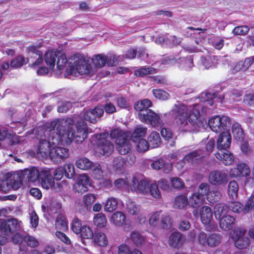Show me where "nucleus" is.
Wrapping results in <instances>:
<instances>
[{"mask_svg":"<svg viewBox=\"0 0 254 254\" xmlns=\"http://www.w3.org/2000/svg\"><path fill=\"white\" fill-rule=\"evenodd\" d=\"M170 182L172 186L176 189H182L184 186L183 181L178 177L171 178Z\"/></svg>","mask_w":254,"mask_h":254,"instance_id":"64","label":"nucleus"},{"mask_svg":"<svg viewBox=\"0 0 254 254\" xmlns=\"http://www.w3.org/2000/svg\"><path fill=\"white\" fill-rule=\"evenodd\" d=\"M152 105L151 101L148 99H145L142 100L138 101L134 105V109L138 111V116L139 119L141 118V113L143 111H149L150 109H148Z\"/></svg>","mask_w":254,"mask_h":254,"instance_id":"31","label":"nucleus"},{"mask_svg":"<svg viewBox=\"0 0 254 254\" xmlns=\"http://www.w3.org/2000/svg\"><path fill=\"white\" fill-rule=\"evenodd\" d=\"M126 209L128 214L133 216L138 215L141 211L140 206L129 200L127 203Z\"/></svg>","mask_w":254,"mask_h":254,"instance_id":"34","label":"nucleus"},{"mask_svg":"<svg viewBox=\"0 0 254 254\" xmlns=\"http://www.w3.org/2000/svg\"><path fill=\"white\" fill-rule=\"evenodd\" d=\"M156 72V70L152 67H141L134 70V74L136 76H142L147 74H154Z\"/></svg>","mask_w":254,"mask_h":254,"instance_id":"44","label":"nucleus"},{"mask_svg":"<svg viewBox=\"0 0 254 254\" xmlns=\"http://www.w3.org/2000/svg\"><path fill=\"white\" fill-rule=\"evenodd\" d=\"M150 185L148 179L140 176H134L130 182V190L138 194H143L145 196Z\"/></svg>","mask_w":254,"mask_h":254,"instance_id":"9","label":"nucleus"},{"mask_svg":"<svg viewBox=\"0 0 254 254\" xmlns=\"http://www.w3.org/2000/svg\"><path fill=\"white\" fill-rule=\"evenodd\" d=\"M221 197V193L218 190L210 191L207 195V200L210 203L218 201Z\"/></svg>","mask_w":254,"mask_h":254,"instance_id":"58","label":"nucleus"},{"mask_svg":"<svg viewBox=\"0 0 254 254\" xmlns=\"http://www.w3.org/2000/svg\"><path fill=\"white\" fill-rule=\"evenodd\" d=\"M161 118L162 116L160 114L150 110L147 111H143L142 114L141 113V118L139 120L142 122L150 124L153 127H158L163 124Z\"/></svg>","mask_w":254,"mask_h":254,"instance_id":"12","label":"nucleus"},{"mask_svg":"<svg viewBox=\"0 0 254 254\" xmlns=\"http://www.w3.org/2000/svg\"><path fill=\"white\" fill-rule=\"evenodd\" d=\"M56 228L60 230L65 231L67 229V224L65 217L61 214L59 215L55 223Z\"/></svg>","mask_w":254,"mask_h":254,"instance_id":"45","label":"nucleus"},{"mask_svg":"<svg viewBox=\"0 0 254 254\" xmlns=\"http://www.w3.org/2000/svg\"><path fill=\"white\" fill-rule=\"evenodd\" d=\"M91 170L94 178L100 180L103 177V172L101 169L100 165L98 163H94Z\"/></svg>","mask_w":254,"mask_h":254,"instance_id":"52","label":"nucleus"},{"mask_svg":"<svg viewBox=\"0 0 254 254\" xmlns=\"http://www.w3.org/2000/svg\"><path fill=\"white\" fill-rule=\"evenodd\" d=\"M104 110L102 107L97 106L93 109L85 111L83 114L85 120L94 124L103 115Z\"/></svg>","mask_w":254,"mask_h":254,"instance_id":"18","label":"nucleus"},{"mask_svg":"<svg viewBox=\"0 0 254 254\" xmlns=\"http://www.w3.org/2000/svg\"><path fill=\"white\" fill-rule=\"evenodd\" d=\"M40 181L43 188L46 190L51 189L58 191L63 188V182L55 183L54 179L49 169L41 170Z\"/></svg>","mask_w":254,"mask_h":254,"instance_id":"10","label":"nucleus"},{"mask_svg":"<svg viewBox=\"0 0 254 254\" xmlns=\"http://www.w3.org/2000/svg\"><path fill=\"white\" fill-rule=\"evenodd\" d=\"M231 136L228 131H223L218 136L217 140V147L218 150L227 149L230 146Z\"/></svg>","mask_w":254,"mask_h":254,"instance_id":"25","label":"nucleus"},{"mask_svg":"<svg viewBox=\"0 0 254 254\" xmlns=\"http://www.w3.org/2000/svg\"><path fill=\"white\" fill-rule=\"evenodd\" d=\"M221 242V236L218 233H211L207 235L203 232H200L196 235L195 243L200 251H204L207 246L214 248L218 246Z\"/></svg>","mask_w":254,"mask_h":254,"instance_id":"6","label":"nucleus"},{"mask_svg":"<svg viewBox=\"0 0 254 254\" xmlns=\"http://www.w3.org/2000/svg\"><path fill=\"white\" fill-rule=\"evenodd\" d=\"M94 163L86 157L78 158L75 162L76 166L82 170H91Z\"/></svg>","mask_w":254,"mask_h":254,"instance_id":"32","label":"nucleus"},{"mask_svg":"<svg viewBox=\"0 0 254 254\" xmlns=\"http://www.w3.org/2000/svg\"><path fill=\"white\" fill-rule=\"evenodd\" d=\"M64 174L66 178L68 179L72 178L74 174V165L70 163L65 164L63 167Z\"/></svg>","mask_w":254,"mask_h":254,"instance_id":"55","label":"nucleus"},{"mask_svg":"<svg viewBox=\"0 0 254 254\" xmlns=\"http://www.w3.org/2000/svg\"><path fill=\"white\" fill-rule=\"evenodd\" d=\"M150 165L152 168L154 170H159L162 169L164 173L166 174L169 173L172 168V164L167 162L163 158H159L153 161Z\"/></svg>","mask_w":254,"mask_h":254,"instance_id":"24","label":"nucleus"},{"mask_svg":"<svg viewBox=\"0 0 254 254\" xmlns=\"http://www.w3.org/2000/svg\"><path fill=\"white\" fill-rule=\"evenodd\" d=\"M229 207L224 204H218L214 207V215L217 219H220L222 216L227 215Z\"/></svg>","mask_w":254,"mask_h":254,"instance_id":"37","label":"nucleus"},{"mask_svg":"<svg viewBox=\"0 0 254 254\" xmlns=\"http://www.w3.org/2000/svg\"><path fill=\"white\" fill-rule=\"evenodd\" d=\"M199 215L202 223L204 225L210 224L213 218L211 209L207 206H202L199 210Z\"/></svg>","mask_w":254,"mask_h":254,"instance_id":"26","label":"nucleus"},{"mask_svg":"<svg viewBox=\"0 0 254 254\" xmlns=\"http://www.w3.org/2000/svg\"><path fill=\"white\" fill-rule=\"evenodd\" d=\"M40 47L41 45L29 46L28 48L29 53L30 54L34 55V56L31 57L29 60L25 59L22 56H17L11 61L10 67L15 68H19L26 64L29 61L32 63L31 64L32 67H36L40 65L43 62V53L39 50Z\"/></svg>","mask_w":254,"mask_h":254,"instance_id":"5","label":"nucleus"},{"mask_svg":"<svg viewBox=\"0 0 254 254\" xmlns=\"http://www.w3.org/2000/svg\"><path fill=\"white\" fill-rule=\"evenodd\" d=\"M145 197L155 200H159L161 198V193L156 182L150 184Z\"/></svg>","mask_w":254,"mask_h":254,"instance_id":"27","label":"nucleus"},{"mask_svg":"<svg viewBox=\"0 0 254 254\" xmlns=\"http://www.w3.org/2000/svg\"><path fill=\"white\" fill-rule=\"evenodd\" d=\"M218 98L215 94L202 93L199 100L201 103H196L192 106L184 104H175L169 113L174 119V123L182 132H193L205 129L209 126L214 132H219L227 130L230 125V119L226 116L216 115L210 118L207 123L204 120L199 119V109L206 112V108L212 106Z\"/></svg>","mask_w":254,"mask_h":254,"instance_id":"1","label":"nucleus"},{"mask_svg":"<svg viewBox=\"0 0 254 254\" xmlns=\"http://www.w3.org/2000/svg\"><path fill=\"white\" fill-rule=\"evenodd\" d=\"M91 61L95 68H102L106 64L109 66L114 65V62L112 61L111 58L103 54L93 56Z\"/></svg>","mask_w":254,"mask_h":254,"instance_id":"20","label":"nucleus"},{"mask_svg":"<svg viewBox=\"0 0 254 254\" xmlns=\"http://www.w3.org/2000/svg\"><path fill=\"white\" fill-rule=\"evenodd\" d=\"M232 133L234 137L237 140H241L244 138V135L241 125L237 123H234L232 127Z\"/></svg>","mask_w":254,"mask_h":254,"instance_id":"46","label":"nucleus"},{"mask_svg":"<svg viewBox=\"0 0 254 254\" xmlns=\"http://www.w3.org/2000/svg\"><path fill=\"white\" fill-rule=\"evenodd\" d=\"M186 239L182 233L179 232L172 233L169 238V245L175 248H181L186 242Z\"/></svg>","mask_w":254,"mask_h":254,"instance_id":"23","label":"nucleus"},{"mask_svg":"<svg viewBox=\"0 0 254 254\" xmlns=\"http://www.w3.org/2000/svg\"><path fill=\"white\" fill-rule=\"evenodd\" d=\"M117 149L120 154L128 153L131 149L130 141L126 137L121 136L116 139Z\"/></svg>","mask_w":254,"mask_h":254,"instance_id":"19","label":"nucleus"},{"mask_svg":"<svg viewBox=\"0 0 254 254\" xmlns=\"http://www.w3.org/2000/svg\"><path fill=\"white\" fill-rule=\"evenodd\" d=\"M126 215L121 211H117L114 213L111 218V222L117 226H122L124 224V228H127V224L126 223Z\"/></svg>","mask_w":254,"mask_h":254,"instance_id":"29","label":"nucleus"},{"mask_svg":"<svg viewBox=\"0 0 254 254\" xmlns=\"http://www.w3.org/2000/svg\"><path fill=\"white\" fill-rule=\"evenodd\" d=\"M118 201L113 197H111L107 199L104 203V209L105 211L111 212L115 210L117 207Z\"/></svg>","mask_w":254,"mask_h":254,"instance_id":"38","label":"nucleus"},{"mask_svg":"<svg viewBox=\"0 0 254 254\" xmlns=\"http://www.w3.org/2000/svg\"><path fill=\"white\" fill-rule=\"evenodd\" d=\"M241 95H242V93H241V91H239L236 90V91H233L231 93V98H229V93H226V94H225L224 95L223 99H221L220 98H219V99L220 102H222L223 100H228V101H231V100H238L237 98L241 96Z\"/></svg>","mask_w":254,"mask_h":254,"instance_id":"62","label":"nucleus"},{"mask_svg":"<svg viewBox=\"0 0 254 254\" xmlns=\"http://www.w3.org/2000/svg\"><path fill=\"white\" fill-rule=\"evenodd\" d=\"M250 30L248 26H237L234 28L232 31L233 33L237 35H244L246 34Z\"/></svg>","mask_w":254,"mask_h":254,"instance_id":"61","label":"nucleus"},{"mask_svg":"<svg viewBox=\"0 0 254 254\" xmlns=\"http://www.w3.org/2000/svg\"><path fill=\"white\" fill-rule=\"evenodd\" d=\"M215 156L217 159L226 166L231 165L234 160L233 154L227 149L218 150L215 154Z\"/></svg>","mask_w":254,"mask_h":254,"instance_id":"21","label":"nucleus"},{"mask_svg":"<svg viewBox=\"0 0 254 254\" xmlns=\"http://www.w3.org/2000/svg\"><path fill=\"white\" fill-rule=\"evenodd\" d=\"M162 212L161 211H156L153 212L149 219V224L150 227H156L160 223Z\"/></svg>","mask_w":254,"mask_h":254,"instance_id":"43","label":"nucleus"},{"mask_svg":"<svg viewBox=\"0 0 254 254\" xmlns=\"http://www.w3.org/2000/svg\"><path fill=\"white\" fill-rule=\"evenodd\" d=\"M134 142L136 143V149L139 152H144L149 148V145L148 142L143 138L136 140Z\"/></svg>","mask_w":254,"mask_h":254,"instance_id":"51","label":"nucleus"},{"mask_svg":"<svg viewBox=\"0 0 254 254\" xmlns=\"http://www.w3.org/2000/svg\"><path fill=\"white\" fill-rule=\"evenodd\" d=\"M250 172V168L247 164L239 163L235 167L230 169L229 173L231 177L240 178L249 176Z\"/></svg>","mask_w":254,"mask_h":254,"instance_id":"14","label":"nucleus"},{"mask_svg":"<svg viewBox=\"0 0 254 254\" xmlns=\"http://www.w3.org/2000/svg\"><path fill=\"white\" fill-rule=\"evenodd\" d=\"M41 170L37 168L33 167L30 169H26L21 173V178L23 180L31 182H35L38 180L40 181Z\"/></svg>","mask_w":254,"mask_h":254,"instance_id":"22","label":"nucleus"},{"mask_svg":"<svg viewBox=\"0 0 254 254\" xmlns=\"http://www.w3.org/2000/svg\"><path fill=\"white\" fill-rule=\"evenodd\" d=\"M81 221L77 218H74L72 222L71 229L73 232L75 234H79L82 229Z\"/></svg>","mask_w":254,"mask_h":254,"instance_id":"59","label":"nucleus"},{"mask_svg":"<svg viewBox=\"0 0 254 254\" xmlns=\"http://www.w3.org/2000/svg\"><path fill=\"white\" fill-rule=\"evenodd\" d=\"M196 192L199 194V195L202 196L205 200V199L207 198V195H208L210 192L209 185L206 183L201 184Z\"/></svg>","mask_w":254,"mask_h":254,"instance_id":"50","label":"nucleus"},{"mask_svg":"<svg viewBox=\"0 0 254 254\" xmlns=\"http://www.w3.org/2000/svg\"><path fill=\"white\" fill-rule=\"evenodd\" d=\"M229 208L235 213L244 212V206L238 201L232 202L229 206Z\"/></svg>","mask_w":254,"mask_h":254,"instance_id":"57","label":"nucleus"},{"mask_svg":"<svg viewBox=\"0 0 254 254\" xmlns=\"http://www.w3.org/2000/svg\"><path fill=\"white\" fill-rule=\"evenodd\" d=\"M253 209H254V195H252L246 201L244 206V213H246Z\"/></svg>","mask_w":254,"mask_h":254,"instance_id":"63","label":"nucleus"},{"mask_svg":"<svg viewBox=\"0 0 254 254\" xmlns=\"http://www.w3.org/2000/svg\"><path fill=\"white\" fill-rule=\"evenodd\" d=\"M179 63V67L186 70H190L193 66V60L190 56L187 58L181 59Z\"/></svg>","mask_w":254,"mask_h":254,"instance_id":"41","label":"nucleus"},{"mask_svg":"<svg viewBox=\"0 0 254 254\" xmlns=\"http://www.w3.org/2000/svg\"><path fill=\"white\" fill-rule=\"evenodd\" d=\"M219 220L220 227L224 231L230 230L235 222V218L230 215L223 216Z\"/></svg>","mask_w":254,"mask_h":254,"instance_id":"30","label":"nucleus"},{"mask_svg":"<svg viewBox=\"0 0 254 254\" xmlns=\"http://www.w3.org/2000/svg\"><path fill=\"white\" fill-rule=\"evenodd\" d=\"M65 122L64 120L54 121L44 125V135L47 139H41L37 150L39 157L43 158H50L51 152L54 145L69 144L72 141L76 143L83 142L87 137L88 129L87 124L81 120L77 121L75 125L76 131L73 127H64Z\"/></svg>","mask_w":254,"mask_h":254,"instance_id":"2","label":"nucleus"},{"mask_svg":"<svg viewBox=\"0 0 254 254\" xmlns=\"http://www.w3.org/2000/svg\"><path fill=\"white\" fill-rule=\"evenodd\" d=\"M239 186L237 183L235 181H231L228 185V194L229 198L232 199H235L238 196V191Z\"/></svg>","mask_w":254,"mask_h":254,"instance_id":"39","label":"nucleus"},{"mask_svg":"<svg viewBox=\"0 0 254 254\" xmlns=\"http://www.w3.org/2000/svg\"><path fill=\"white\" fill-rule=\"evenodd\" d=\"M188 199V205L193 208H197L202 205L205 201L204 198L196 192H193Z\"/></svg>","mask_w":254,"mask_h":254,"instance_id":"28","label":"nucleus"},{"mask_svg":"<svg viewBox=\"0 0 254 254\" xmlns=\"http://www.w3.org/2000/svg\"><path fill=\"white\" fill-rule=\"evenodd\" d=\"M91 185V181L86 174L80 175L74 185V189L75 191L83 193L88 190V187Z\"/></svg>","mask_w":254,"mask_h":254,"instance_id":"17","label":"nucleus"},{"mask_svg":"<svg viewBox=\"0 0 254 254\" xmlns=\"http://www.w3.org/2000/svg\"><path fill=\"white\" fill-rule=\"evenodd\" d=\"M152 148H156L161 144V138L159 133L156 131H152L148 137L147 141Z\"/></svg>","mask_w":254,"mask_h":254,"instance_id":"33","label":"nucleus"},{"mask_svg":"<svg viewBox=\"0 0 254 254\" xmlns=\"http://www.w3.org/2000/svg\"><path fill=\"white\" fill-rule=\"evenodd\" d=\"M65 67L64 76L68 78L82 74H90L94 71L89 58L80 54L71 56L67 60Z\"/></svg>","mask_w":254,"mask_h":254,"instance_id":"3","label":"nucleus"},{"mask_svg":"<svg viewBox=\"0 0 254 254\" xmlns=\"http://www.w3.org/2000/svg\"><path fill=\"white\" fill-rule=\"evenodd\" d=\"M44 61L49 69L52 71H54L57 62V67L56 70H55V74L57 75L62 73L67 63L64 53L58 50H49L45 53Z\"/></svg>","mask_w":254,"mask_h":254,"instance_id":"4","label":"nucleus"},{"mask_svg":"<svg viewBox=\"0 0 254 254\" xmlns=\"http://www.w3.org/2000/svg\"><path fill=\"white\" fill-rule=\"evenodd\" d=\"M215 145V140L210 139L207 143L205 147V151L202 150H195L185 156V158L192 163H197L201 160V159L210 154L212 152Z\"/></svg>","mask_w":254,"mask_h":254,"instance_id":"8","label":"nucleus"},{"mask_svg":"<svg viewBox=\"0 0 254 254\" xmlns=\"http://www.w3.org/2000/svg\"><path fill=\"white\" fill-rule=\"evenodd\" d=\"M57 146L54 145L53 147V151L51 152L50 158L54 162L58 163L68 157L69 150L66 148Z\"/></svg>","mask_w":254,"mask_h":254,"instance_id":"16","label":"nucleus"},{"mask_svg":"<svg viewBox=\"0 0 254 254\" xmlns=\"http://www.w3.org/2000/svg\"><path fill=\"white\" fill-rule=\"evenodd\" d=\"M80 236L84 239H91L93 237V233L90 227L87 225H83L80 232Z\"/></svg>","mask_w":254,"mask_h":254,"instance_id":"54","label":"nucleus"},{"mask_svg":"<svg viewBox=\"0 0 254 254\" xmlns=\"http://www.w3.org/2000/svg\"><path fill=\"white\" fill-rule=\"evenodd\" d=\"M93 222L95 225L101 228L104 227L107 223L105 215L102 213H99L94 216Z\"/></svg>","mask_w":254,"mask_h":254,"instance_id":"49","label":"nucleus"},{"mask_svg":"<svg viewBox=\"0 0 254 254\" xmlns=\"http://www.w3.org/2000/svg\"><path fill=\"white\" fill-rule=\"evenodd\" d=\"M21 227V222L14 218L0 219V231L3 233L4 236H0V245L5 244L7 241L8 236L14 231L18 230Z\"/></svg>","mask_w":254,"mask_h":254,"instance_id":"7","label":"nucleus"},{"mask_svg":"<svg viewBox=\"0 0 254 254\" xmlns=\"http://www.w3.org/2000/svg\"><path fill=\"white\" fill-rule=\"evenodd\" d=\"M202 63L204 67L206 69L215 66L218 64L219 59L216 56H208L202 58Z\"/></svg>","mask_w":254,"mask_h":254,"instance_id":"36","label":"nucleus"},{"mask_svg":"<svg viewBox=\"0 0 254 254\" xmlns=\"http://www.w3.org/2000/svg\"><path fill=\"white\" fill-rule=\"evenodd\" d=\"M130 239L135 246H141L145 241V238L137 232H133L130 234Z\"/></svg>","mask_w":254,"mask_h":254,"instance_id":"48","label":"nucleus"},{"mask_svg":"<svg viewBox=\"0 0 254 254\" xmlns=\"http://www.w3.org/2000/svg\"><path fill=\"white\" fill-rule=\"evenodd\" d=\"M92 238H93L94 242L100 247H106L108 244V239L103 232H96Z\"/></svg>","mask_w":254,"mask_h":254,"instance_id":"35","label":"nucleus"},{"mask_svg":"<svg viewBox=\"0 0 254 254\" xmlns=\"http://www.w3.org/2000/svg\"><path fill=\"white\" fill-rule=\"evenodd\" d=\"M146 127L141 126H137L134 129L131 136L133 141L135 142L136 140L141 138V137L144 136L146 134Z\"/></svg>","mask_w":254,"mask_h":254,"instance_id":"47","label":"nucleus"},{"mask_svg":"<svg viewBox=\"0 0 254 254\" xmlns=\"http://www.w3.org/2000/svg\"><path fill=\"white\" fill-rule=\"evenodd\" d=\"M72 107L71 103L67 101L61 102L59 103L58 111L60 113L66 112Z\"/></svg>","mask_w":254,"mask_h":254,"instance_id":"60","label":"nucleus"},{"mask_svg":"<svg viewBox=\"0 0 254 254\" xmlns=\"http://www.w3.org/2000/svg\"><path fill=\"white\" fill-rule=\"evenodd\" d=\"M160 224L163 228H169L172 226V219L167 213H162Z\"/></svg>","mask_w":254,"mask_h":254,"instance_id":"53","label":"nucleus"},{"mask_svg":"<svg viewBox=\"0 0 254 254\" xmlns=\"http://www.w3.org/2000/svg\"><path fill=\"white\" fill-rule=\"evenodd\" d=\"M208 181L214 186L225 185L228 181V177L227 174L223 171L214 170L210 173Z\"/></svg>","mask_w":254,"mask_h":254,"instance_id":"15","label":"nucleus"},{"mask_svg":"<svg viewBox=\"0 0 254 254\" xmlns=\"http://www.w3.org/2000/svg\"><path fill=\"white\" fill-rule=\"evenodd\" d=\"M188 204V199L184 195L177 196L174 201V207L179 209H182Z\"/></svg>","mask_w":254,"mask_h":254,"instance_id":"40","label":"nucleus"},{"mask_svg":"<svg viewBox=\"0 0 254 254\" xmlns=\"http://www.w3.org/2000/svg\"><path fill=\"white\" fill-rule=\"evenodd\" d=\"M245 233L246 230L243 228H237L234 230L232 238L235 246L239 249H243L249 245V239L244 237Z\"/></svg>","mask_w":254,"mask_h":254,"instance_id":"13","label":"nucleus"},{"mask_svg":"<svg viewBox=\"0 0 254 254\" xmlns=\"http://www.w3.org/2000/svg\"><path fill=\"white\" fill-rule=\"evenodd\" d=\"M99 136L97 145L95 150L96 153H99L102 155L108 156L110 155L114 151V145L107 140L106 137L108 136L107 133L102 134L98 135Z\"/></svg>","mask_w":254,"mask_h":254,"instance_id":"11","label":"nucleus"},{"mask_svg":"<svg viewBox=\"0 0 254 254\" xmlns=\"http://www.w3.org/2000/svg\"><path fill=\"white\" fill-rule=\"evenodd\" d=\"M152 93L155 98L162 100H167L170 97L167 92L161 89H153Z\"/></svg>","mask_w":254,"mask_h":254,"instance_id":"56","label":"nucleus"},{"mask_svg":"<svg viewBox=\"0 0 254 254\" xmlns=\"http://www.w3.org/2000/svg\"><path fill=\"white\" fill-rule=\"evenodd\" d=\"M130 182H129L127 178H120L114 182V185L116 188L122 190H130Z\"/></svg>","mask_w":254,"mask_h":254,"instance_id":"42","label":"nucleus"}]
</instances>
